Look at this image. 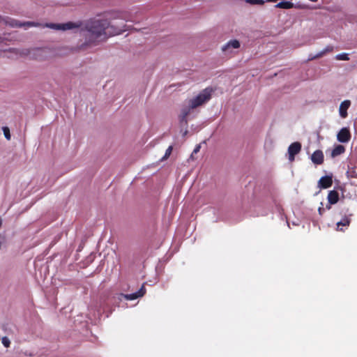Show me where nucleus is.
<instances>
[{"label":"nucleus","instance_id":"obj_1","mask_svg":"<svg viewBox=\"0 0 357 357\" xmlns=\"http://www.w3.org/2000/svg\"><path fill=\"white\" fill-rule=\"evenodd\" d=\"M106 26L107 20L105 17L93 19L87 22L84 26L80 22H73L61 24L50 23L46 25L47 27L58 31L80 30L86 32L84 45L86 46L96 45L108 38Z\"/></svg>","mask_w":357,"mask_h":357},{"label":"nucleus","instance_id":"obj_2","mask_svg":"<svg viewBox=\"0 0 357 357\" xmlns=\"http://www.w3.org/2000/svg\"><path fill=\"white\" fill-rule=\"evenodd\" d=\"M107 20V34L108 38L118 36L128 30L126 17L122 13H113L105 17Z\"/></svg>","mask_w":357,"mask_h":357},{"label":"nucleus","instance_id":"obj_3","mask_svg":"<svg viewBox=\"0 0 357 357\" xmlns=\"http://www.w3.org/2000/svg\"><path fill=\"white\" fill-rule=\"evenodd\" d=\"M213 92V89L212 88H206L195 96L190 98L187 102V107L182 112L183 117H185L191 109H194L206 103L211 98Z\"/></svg>","mask_w":357,"mask_h":357},{"label":"nucleus","instance_id":"obj_4","mask_svg":"<svg viewBox=\"0 0 357 357\" xmlns=\"http://www.w3.org/2000/svg\"><path fill=\"white\" fill-rule=\"evenodd\" d=\"M16 53L20 56H28L35 61H44L51 57L52 50L47 47H33L17 50Z\"/></svg>","mask_w":357,"mask_h":357},{"label":"nucleus","instance_id":"obj_5","mask_svg":"<svg viewBox=\"0 0 357 357\" xmlns=\"http://www.w3.org/2000/svg\"><path fill=\"white\" fill-rule=\"evenodd\" d=\"M241 47L239 40L236 39L231 40L222 46L221 50L225 54H231L234 53V50Z\"/></svg>","mask_w":357,"mask_h":357},{"label":"nucleus","instance_id":"obj_6","mask_svg":"<svg viewBox=\"0 0 357 357\" xmlns=\"http://www.w3.org/2000/svg\"><path fill=\"white\" fill-rule=\"evenodd\" d=\"M301 150V144L300 142H294L288 148L289 160L293 162L294 157Z\"/></svg>","mask_w":357,"mask_h":357},{"label":"nucleus","instance_id":"obj_7","mask_svg":"<svg viewBox=\"0 0 357 357\" xmlns=\"http://www.w3.org/2000/svg\"><path fill=\"white\" fill-rule=\"evenodd\" d=\"M337 139L340 142L347 143L351 139V133L347 128H342L337 135Z\"/></svg>","mask_w":357,"mask_h":357},{"label":"nucleus","instance_id":"obj_8","mask_svg":"<svg viewBox=\"0 0 357 357\" xmlns=\"http://www.w3.org/2000/svg\"><path fill=\"white\" fill-rule=\"evenodd\" d=\"M351 102L349 100L342 101L339 106V114L341 118L345 119L347 117V109L350 107Z\"/></svg>","mask_w":357,"mask_h":357},{"label":"nucleus","instance_id":"obj_9","mask_svg":"<svg viewBox=\"0 0 357 357\" xmlns=\"http://www.w3.org/2000/svg\"><path fill=\"white\" fill-rule=\"evenodd\" d=\"M311 160L314 164L321 165L324 162V153L320 150L315 151L311 155Z\"/></svg>","mask_w":357,"mask_h":357},{"label":"nucleus","instance_id":"obj_10","mask_svg":"<svg viewBox=\"0 0 357 357\" xmlns=\"http://www.w3.org/2000/svg\"><path fill=\"white\" fill-rule=\"evenodd\" d=\"M145 293H146V289H145L144 286L142 285L138 291L133 293V294H126L124 296V298L126 300L132 301V300L137 299L139 297H142L145 294Z\"/></svg>","mask_w":357,"mask_h":357},{"label":"nucleus","instance_id":"obj_11","mask_svg":"<svg viewBox=\"0 0 357 357\" xmlns=\"http://www.w3.org/2000/svg\"><path fill=\"white\" fill-rule=\"evenodd\" d=\"M333 183L332 177L329 176H326L321 177L319 182L318 185L321 188H328L331 186Z\"/></svg>","mask_w":357,"mask_h":357},{"label":"nucleus","instance_id":"obj_12","mask_svg":"<svg viewBox=\"0 0 357 357\" xmlns=\"http://www.w3.org/2000/svg\"><path fill=\"white\" fill-rule=\"evenodd\" d=\"M275 8H282V9H290L292 8H298L294 6V4L289 1L283 0L275 5Z\"/></svg>","mask_w":357,"mask_h":357},{"label":"nucleus","instance_id":"obj_13","mask_svg":"<svg viewBox=\"0 0 357 357\" xmlns=\"http://www.w3.org/2000/svg\"><path fill=\"white\" fill-rule=\"evenodd\" d=\"M10 26L12 27H30L35 26V24L33 22H27L25 23H20L15 20H11L10 22H7Z\"/></svg>","mask_w":357,"mask_h":357},{"label":"nucleus","instance_id":"obj_14","mask_svg":"<svg viewBox=\"0 0 357 357\" xmlns=\"http://www.w3.org/2000/svg\"><path fill=\"white\" fill-rule=\"evenodd\" d=\"M328 200L330 204H335L339 200V195L337 192L331 190L328 192Z\"/></svg>","mask_w":357,"mask_h":357},{"label":"nucleus","instance_id":"obj_15","mask_svg":"<svg viewBox=\"0 0 357 357\" xmlns=\"http://www.w3.org/2000/svg\"><path fill=\"white\" fill-rule=\"evenodd\" d=\"M345 151V148L342 145L336 146L331 152L333 158L336 157Z\"/></svg>","mask_w":357,"mask_h":357},{"label":"nucleus","instance_id":"obj_16","mask_svg":"<svg viewBox=\"0 0 357 357\" xmlns=\"http://www.w3.org/2000/svg\"><path fill=\"white\" fill-rule=\"evenodd\" d=\"M351 220L348 217H344L342 220L337 223V230L342 231V229L340 228V226L348 227L350 224Z\"/></svg>","mask_w":357,"mask_h":357},{"label":"nucleus","instance_id":"obj_17","mask_svg":"<svg viewBox=\"0 0 357 357\" xmlns=\"http://www.w3.org/2000/svg\"><path fill=\"white\" fill-rule=\"evenodd\" d=\"M333 50V47L328 46L324 50H323L321 52H320L319 54H317V55L312 56L310 59H319V58L323 56L326 53L332 52Z\"/></svg>","mask_w":357,"mask_h":357},{"label":"nucleus","instance_id":"obj_18","mask_svg":"<svg viewBox=\"0 0 357 357\" xmlns=\"http://www.w3.org/2000/svg\"><path fill=\"white\" fill-rule=\"evenodd\" d=\"M2 130L3 132V135H4L5 137L6 138V139L10 140L11 138V136H10V129L8 128V127H6V126L3 127Z\"/></svg>","mask_w":357,"mask_h":357},{"label":"nucleus","instance_id":"obj_19","mask_svg":"<svg viewBox=\"0 0 357 357\" xmlns=\"http://www.w3.org/2000/svg\"><path fill=\"white\" fill-rule=\"evenodd\" d=\"M245 1L252 5H263L264 0H245Z\"/></svg>","mask_w":357,"mask_h":357},{"label":"nucleus","instance_id":"obj_20","mask_svg":"<svg viewBox=\"0 0 357 357\" xmlns=\"http://www.w3.org/2000/svg\"><path fill=\"white\" fill-rule=\"evenodd\" d=\"M336 59L337 60H342V61H348L349 59L347 54H345V53L337 54L336 56Z\"/></svg>","mask_w":357,"mask_h":357},{"label":"nucleus","instance_id":"obj_21","mask_svg":"<svg viewBox=\"0 0 357 357\" xmlns=\"http://www.w3.org/2000/svg\"><path fill=\"white\" fill-rule=\"evenodd\" d=\"M200 149H201V145L200 144H197L195 148L194 149L191 155H190V158L192 160H195V158H194V155L197 153L199 151H200Z\"/></svg>","mask_w":357,"mask_h":357},{"label":"nucleus","instance_id":"obj_22","mask_svg":"<svg viewBox=\"0 0 357 357\" xmlns=\"http://www.w3.org/2000/svg\"><path fill=\"white\" fill-rule=\"evenodd\" d=\"M1 342L6 347H8L10 344V341L7 337H3L1 339Z\"/></svg>","mask_w":357,"mask_h":357},{"label":"nucleus","instance_id":"obj_23","mask_svg":"<svg viewBox=\"0 0 357 357\" xmlns=\"http://www.w3.org/2000/svg\"><path fill=\"white\" fill-rule=\"evenodd\" d=\"M172 151V146H169L168 149L166 150L165 156L163 157V159H167L171 154Z\"/></svg>","mask_w":357,"mask_h":357},{"label":"nucleus","instance_id":"obj_24","mask_svg":"<svg viewBox=\"0 0 357 357\" xmlns=\"http://www.w3.org/2000/svg\"><path fill=\"white\" fill-rule=\"evenodd\" d=\"M321 206H319V208H318V211H319V215H322V214H323V213H324V208H323V204H321Z\"/></svg>","mask_w":357,"mask_h":357},{"label":"nucleus","instance_id":"obj_25","mask_svg":"<svg viewBox=\"0 0 357 357\" xmlns=\"http://www.w3.org/2000/svg\"><path fill=\"white\" fill-rule=\"evenodd\" d=\"M267 1H269V2H275L277 1L278 0H266Z\"/></svg>","mask_w":357,"mask_h":357},{"label":"nucleus","instance_id":"obj_26","mask_svg":"<svg viewBox=\"0 0 357 357\" xmlns=\"http://www.w3.org/2000/svg\"><path fill=\"white\" fill-rule=\"evenodd\" d=\"M326 207H327L328 209L331 208V206L330 205L327 206Z\"/></svg>","mask_w":357,"mask_h":357}]
</instances>
